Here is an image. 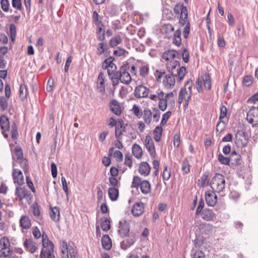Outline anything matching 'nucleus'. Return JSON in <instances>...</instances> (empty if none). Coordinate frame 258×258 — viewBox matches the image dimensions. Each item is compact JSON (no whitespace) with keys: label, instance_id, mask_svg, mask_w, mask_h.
Listing matches in <instances>:
<instances>
[{"label":"nucleus","instance_id":"1","mask_svg":"<svg viewBox=\"0 0 258 258\" xmlns=\"http://www.w3.org/2000/svg\"><path fill=\"white\" fill-rule=\"evenodd\" d=\"M166 69L169 75L177 76V81L179 82L183 79L186 73L185 67H180L179 61L177 60L168 62Z\"/></svg>","mask_w":258,"mask_h":258},{"label":"nucleus","instance_id":"2","mask_svg":"<svg viewBox=\"0 0 258 258\" xmlns=\"http://www.w3.org/2000/svg\"><path fill=\"white\" fill-rule=\"evenodd\" d=\"M42 245L43 248L42 249L40 254V258H55L54 254V244L48 240L46 234L43 233Z\"/></svg>","mask_w":258,"mask_h":258},{"label":"nucleus","instance_id":"3","mask_svg":"<svg viewBox=\"0 0 258 258\" xmlns=\"http://www.w3.org/2000/svg\"><path fill=\"white\" fill-rule=\"evenodd\" d=\"M111 80L112 85L115 86L119 84V81L123 84H128L132 79L129 73L126 71V66H122L119 71L116 72Z\"/></svg>","mask_w":258,"mask_h":258},{"label":"nucleus","instance_id":"4","mask_svg":"<svg viewBox=\"0 0 258 258\" xmlns=\"http://www.w3.org/2000/svg\"><path fill=\"white\" fill-rule=\"evenodd\" d=\"M210 185L214 192H220L222 191L225 187L224 176L221 174L216 173L212 178Z\"/></svg>","mask_w":258,"mask_h":258},{"label":"nucleus","instance_id":"5","mask_svg":"<svg viewBox=\"0 0 258 258\" xmlns=\"http://www.w3.org/2000/svg\"><path fill=\"white\" fill-rule=\"evenodd\" d=\"M163 75H164L163 80V85L167 88H172L175 85V79L177 80V76L169 75L168 73L166 74L164 71L161 72L158 70L155 73L157 81H159Z\"/></svg>","mask_w":258,"mask_h":258},{"label":"nucleus","instance_id":"6","mask_svg":"<svg viewBox=\"0 0 258 258\" xmlns=\"http://www.w3.org/2000/svg\"><path fill=\"white\" fill-rule=\"evenodd\" d=\"M15 158L17 160V162L20 166L24 169V172L28 169V161L24 158L22 150L19 146H16L14 149V154L13 155V160Z\"/></svg>","mask_w":258,"mask_h":258},{"label":"nucleus","instance_id":"7","mask_svg":"<svg viewBox=\"0 0 258 258\" xmlns=\"http://www.w3.org/2000/svg\"><path fill=\"white\" fill-rule=\"evenodd\" d=\"M192 81L188 80L184 84V87L182 88L179 92V95L184 99V101L190 100L191 95Z\"/></svg>","mask_w":258,"mask_h":258},{"label":"nucleus","instance_id":"8","mask_svg":"<svg viewBox=\"0 0 258 258\" xmlns=\"http://www.w3.org/2000/svg\"><path fill=\"white\" fill-rule=\"evenodd\" d=\"M144 146L149 153L150 157L153 159L155 158L157 154L155 151L154 143L150 136L147 135L146 136Z\"/></svg>","mask_w":258,"mask_h":258},{"label":"nucleus","instance_id":"9","mask_svg":"<svg viewBox=\"0 0 258 258\" xmlns=\"http://www.w3.org/2000/svg\"><path fill=\"white\" fill-rule=\"evenodd\" d=\"M150 92V90L147 87L140 85L137 86L134 90V95L137 98H147Z\"/></svg>","mask_w":258,"mask_h":258},{"label":"nucleus","instance_id":"10","mask_svg":"<svg viewBox=\"0 0 258 258\" xmlns=\"http://www.w3.org/2000/svg\"><path fill=\"white\" fill-rule=\"evenodd\" d=\"M247 120L248 122L254 125L258 123V107H251L247 113Z\"/></svg>","mask_w":258,"mask_h":258},{"label":"nucleus","instance_id":"11","mask_svg":"<svg viewBox=\"0 0 258 258\" xmlns=\"http://www.w3.org/2000/svg\"><path fill=\"white\" fill-rule=\"evenodd\" d=\"M244 132L242 131H237L235 136V143L239 148L245 147L247 144V141L244 136Z\"/></svg>","mask_w":258,"mask_h":258},{"label":"nucleus","instance_id":"12","mask_svg":"<svg viewBox=\"0 0 258 258\" xmlns=\"http://www.w3.org/2000/svg\"><path fill=\"white\" fill-rule=\"evenodd\" d=\"M16 164L14 161L13 162V170L12 176L15 183H17L19 185L21 186L24 183V176L22 171L17 168H15Z\"/></svg>","mask_w":258,"mask_h":258},{"label":"nucleus","instance_id":"13","mask_svg":"<svg viewBox=\"0 0 258 258\" xmlns=\"http://www.w3.org/2000/svg\"><path fill=\"white\" fill-rule=\"evenodd\" d=\"M130 232V225L125 220H121L119 223L118 233L121 237H124Z\"/></svg>","mask_w":258,"mask_h":258},{"label":"nucleus","instance_id":"14","mask_svg":"<svg viewBox=\"0 0 258 258\" xmlns=\"http://www.w3.org/2000/svg\"><path fill=\"white\" fill-rule=\"evenodd\" d=\"M213 191H208L205 194V200L207 204L209 206H214L217 203V197Z\"/></svg>","mask_w":258,"mask_h":258},{"label":"nucleus","instance_id":"15","mask_svg":"<svg viewBox=\"0 0 258 258\" xmlns=\"http://www.w3.org/2000/svg\"><path fill=\"white\" fill-rule=\"evenodd\" d=\"M200 215L202 219L206 221H212L216 215L213 210L209 208L204 209Z\"/></svg>","mask_w":258,"mask_h":258},{"label":"nucleus","instance_id":"16","mask_svg":"<svg viewBox=\"0 0 258 258\" xmlns=\"http://www.w3.org/2000/svg\"><path fill=\"white\" fill-rule=\"evenodd\" d=\"M144 206L142 202L135 203L132 209V213L134 216L139 217L144 212Z\"/></svg>","mask_w":258,"mask_h":258},{"label":"nucleus","instance_id":"17","mask_svg":"<svg viewBox=\"0 0 258 258\" xmlns=\"http://www.w3.org/2000/svg\"><path fill=\"white\" fill-rule=\"evenodd\" d=\"M15 194L19 198L20 201L25 198H27L30 195V192L20 185L16 188Z\"/></svg>","mask_w":258,"mask_h":258},{"label":"nucleus","instance_id":"18","mask_svg":"<svg viewBox=\"0 0 258 258\" xmlns=\"http://www.w3.org/2000/svg\"><path fill=\"white\" fill-rule=\"evenodd\" d=\"M36 243L31 239H26L24 242V246L29 252L34 253L37 248Z\"/></svg>","mask_w":258,"mask_h":258},{"label":"nucleus","instance_id":"19","mask_svg":"<svg viewBox=\"0 0 258 258\" xmlns=\"http://www.w3.org/2000/svg\"><path fill=\"white\" fill-rule=\"evenodd\" d=\"M151 167L149 164L146 162H142L139 166V173L145 176L149 174L150 172Z\"/></svg>","mask_w":258,"mask_h":258},{"label":"nucleus","instance_id":"20","mask_svg":"<svg viewBox=\"0 0 258 258\" xmlns=\"http://www.w3.org/2000/svg\"><path fill=\"white\" fill-rule=\"evenodd\" d=\"M136 240L135 236L134 235H131L128 238L121 242L120 247L122 249L125 250L133 245Z\"/></svg>","mask_w":258,"mask_h":258},{"label":"nucleus","instance_id":"21","mask_svg":"<svg viewBox=\"0 0 258 258\" xmlns=\"http://www.w3.org/2000/svg\"><path fill=\"white\" fill-rule=\"evenodd\" d=\"M176 57H180L179 53L174 50H168L167 51L164 52L162 54V58L166 60H168L170 59H173Z\"/></svg>","mask_w":258,"mask_h":258},{"label":"nucleus","instance_id":"22","mask_svg":"<svg viewBox=\"0 0 258 258\" xmlns=\"http://www.w3.org/2000/svg\"><path fill=\"white\" fill-rule=\"evenodd\" d=\"M97 89L100 92H105V77L102 72L99 74L97 82Z\"/></svg>","mask_w":258,"mask_h":258},{"label":"nucleus","instance_id":"23","mask_svg":"<svg viewBox=\"0 0 258 258\" xmlns=\"http://www.w3.org/2000/svg\"><path fill=\"white\" fill-rule=\"evenodd\" d=\"M50 216L52 220L58 221L60 217V211L58 207H50Z\"/></svg>","mask_w":258,"mask_h":258},{"label":"nucleus","instance_id":"24","mask_svg":"<svg viewBox=\"0 0 258 258\" xmlns=\"http://www.w3.org/2000/svg\"><path fill=\"white\" fill-rule=\"evenodd\" d=\"M20 225L25 229H28L31 226V220L28 216H22L20 220Z\"/></svg>","mask_w":258,"mask_h":258},{"label":"nucleus","instance_id":"25","mask_svg":"<svg viewBox=\"0 0 258 258\" xmlns=\"http://www.w3.org/2000/svg\"><path fill=\"white\" fill-rule=\"evenodd\" d=\"M110 109L112 112L116 115H119L121 114V109L118 102L115 100H112L110 103Z\"/></svg>","mask_w":258,"mask_h":258},{"label":"nucleus","instance_id":"26","mask_svg":"<svg viewBox=\"0 0 258 258\" xmlns=\"http://www.w3.org/2000/svg\"><path fill=\"white\" fill-rule=\"evenodd\" d=\"M101 243L103 248L106 250H109L112 247L111 240L108 235L103 236Z\"/></svg>","mask_w":258,"mask_h":258},{"label":"nucleus","instance_id":"27","mask_svg":"<svg viewBox=\"0 0 258 258\" xmlns=\"http://www.w3.org/2000/svg\"><path fill=\"white\" fill-rule=\"evenodd\" d=\"M0 125L1 129L4 131H7L10 128V122L7 116L4 115L0 118Z\"/></svg>","mask_w":258,"mask_h":258},{"label":"nucleus","instance_id":"28","mask_svg":"<svg viewBox=\"0 0 258 258\" xmlns=\"http://www.w3.org/2000/svg\"><path fill=\"white\" fill-rule=\"evenodd\" d=\"M143 119L145 123L149 125L152 121V112L149 108L145 109L143 112Z\"/></svg>","mask_w":258,"mask_h":258},{"label":"nucleus","instance_id":"29","mask_svg":"<svg viewBox=\"0 0 258 258\" xmlns=\"http://www.w3.org/2000/svg\"><path fill=\"white\" fill-rule=\"evenodd\" d=\"M241 156L240 154H238L235 151L231 152L230 155V161L232 162V164L237 165L239 163L241 160Z\"/></svg>","mask_w":258,"mask_h":258},{"label":"nucleus","instance_id":"30","mask_svg":"<svg viewBox=\"0 0 258 258\" xmlns=\"http://www.w3.org/2000/svg\"><path fill=\"white\" fill-rule=\"evenodd\" d=\"M108 195L110 199L112 201H116L118 197V189L115 187H110L108 189Z\"/></svg>","mask_w":258,"mask_h":258},{"label":"nucleus","instance_id":"31","mask_svg":"<svg viewBox=\"0 0 258 258\" xmlns=\"http://www.w3.org/2000/svg\"><path fill=\"white\" fill-rule=\"evenodd\" d=\"M132 153L134 156L137 159H140L142 156V149L138 144H134L132 146Z\"/></svg>","mask_w":258,"mask_h":258},{"label":"nucleus","instance_id":"32","mask_svg":"<svg viewBox=\"0 0 258 258\" xmlns=\"http://www.w3.org/2000/svg\"><path fill=\"white\" fill-rule=\"evenodd\" d=\"M140 189L142 193L147 194L151 191V185L147 180H143L140 184Z\"/></svg>","mask_w":258,"mask_h":258},{"label":"nucleus","instance_id":"33","mask_svg":"<svg viewBox=\"0 0 258 258\" xmlns=\"http://www.w3.org/2000/svg\"><path fill=\"white\" fill-rule=\"evenodd\" d=\"M101 227L103 231H108L110 228V221L107 218H102L100 220Z\"/></svg>","mask_w":258,"mask_h":258},{"label":"nucleus","instance_id":"34","mask_svg":"<svg viewBox=\"0 0 258 258\" xmlns=\"http://www.w3.org/2000/svg\"><path fill=\"white\" fill-rule=\"evenodd\" d=\"M122 42L121 37L117 35L112 37L109 41V45L111 47H114Z\"/></svg>","mask_w":258,"mask_h":258},{"label":"nucleus","instance_id":"35","mask_svg":"<svg viewBox=\"0 0 258 258\" xmlns=\"http://www.w3.org/2000/svg\"><path fill=\"white\" fill-rule=\"evenodd\" d=\"M214 226L209 223H204L200 225V228L207 234L211 233L213 230Z\"/></svg>","mask_w":258,"mask_h":258},{"label":"nucleus","instance_id":"36","mask_svg":"<svg viewBox=\"0 0 258 258\" xmlns=\"http://www.w3.org/2000/svg\"><path fill=\"white\" fill-rule=\"evenodd\" d=\"M117 67L113 61H111L110 63V66H109L108 69H107V73L108 76L110 80H111L114 75H115Z\"/></svg>","mask_w":258,"mask_h":258},{"label":"nucleus","instance_id":"37","mask_svg":"<svg viewBox=\"0 0 258 258\" xmlns=\"http://www.w3.org/2000/svg\"><path fill=\"white\" fill-rule=\"evenodd\" d=\"M163 129L162 126H157L155 127L153 134L154 139L156 142H159L161 140Z\"/></svg>","mask_w":258,"mask_h":258},{"label":"nucleus","instance_id":"38","mask_svg":"<svg viewBox=\"0 0 258 258\" xmlns=\"http://www.w3.org/2000/svg\"><path fill=\"white\" fill-rule=\"evenodd\" d=\"M28 94L27 88L25 85L21 84L20 87L19 96L22 100H24L27 98Z\"/></svg>","mask_w":258,"mask_h":258},{"label":"nucleus","instance_id":"39","mask_svg":"<svg viewBox=\"0 0 258 258\" xmlns=\"http://www.w3.org/2000/svg\"><path fill=\"white\" fill-rule=\"evenodd\" d=\"M107 44L105 42H100L97 46V54L98 55L102 54L106 50Z\"/></svg>","mask_w":258,"mask_h":258},{"label":"nucleus","instance_id":"40","mask_svg":"<svg viewBox=\"0 0 258 258\" xmlns=\"http://www.w3.org/2000/svg\"><path fill=\"white\" fill-rule=\"evenodd\" d=\"M123 122L121 119L118 121L117 124L115 126V135L116 138H119L122 135L121 129L123 127Z\"/></svg>","mask_w":258,"mask_h":258},{"label":"nucleus","instance_id":"41","mask_svg":"<svg viewBox=\"0 0 258 258\" xmlns=\"http://www.w3.org/2000/svg\"><path fill=\"white\" fill-rule=\"evenodd\" d=\"M10 242L8 238L3 237L0 239V247L2 249H10Z\"/></svg>","mask_w":258,"mask_h":258},{"label":"nucleus","instance_id":"42","mask_svg":"<svg viewBox=\"0 0 258 258\" xmlns=\"http://www.w3.org/2000/svg\"><path fill=\"white\" fill-rule=\"evenodd\" d=\"M204 87L207 90H210L211 88V80L209 74H206L203 79Z\"/></svg>","mask_w":258,"mask_h":258},{"label":"nucleus","instance_id":"43","mask_svg":"<svg viewBox=\"0 0 258 258\" xmlns=\"http://www.w3.org/2000/svg\"><path fill=\"white\" fill-rule=\"evenodd\" d=\"M187 9H184L182 12H181L179 18V23L181 26H183L187 24Z\"/></svg>","mask_w":258,"mask_h":258},{"label":"nucleus","instance_id":"44","mask_svg":"<svg viewBox=\"0 0 258 258\" xmlns=\"http://www.w3.org/2000/svg\"><path fill=\"white\" fill-rule=\"evenodd\" d=\"M132 111L138 118H140L142 116L143 111L137 105L134 104L133 105Z\"/></svg>","mask_w":258,"mask_h":258},{"label":"nucleus","instance_id":"45","mask_svg":"<svg viewBox=\"0 0 258 258\" xmlns=\"http://www.w3.org/2000/svg\"><path fill=\"white\" fill-rule=\"evenodd\" d=\"M167 100L165 97L159 100V108L162 111H165L167 108Z\"/></svg>","mask_w":258,"mask_h":258},{"label":"nucleus","instance_id":"46","mask_svg":"<svg viewBox=\"0 0 258 258\" xmlns=\"http://www.w3.org/2000/svg\"><path fill=\"white\" fill-rule=\"evenodd\" d=\"M218 160L219 162L223 165H229L230 161V156L229 157H224L221 153L218 155Z\"/></svg>","mask_w":258,"mask_h":258},{"label":"nucleus","instance_id":"47","mask_svg":"<svg viewBox=\"0 0 258 258\" xmlns=\"http://www.w3.org/2000/svg\"><path fill=\"white\" fill-rule=\"evenodd\" d=\"M171 111H168L163 115L162 118L160 122L161 126H164L166 123L167 120L171 116Z\"/></svg>","mask_w":258,"mask_h":258},{"label":"nucleus","instance_id":"48","mask_svg":"<svg viewBox=\"0 0 258 258\" xmlns=\"http://www.w3.org/2000/svg\"><path fill=\"white\" fill-rule=\"evenodd\" d=\"M189 164L187 159L183 160L182 164V171L184 174H187L189 172Z\"/></svg>","mask_w":258,"mask_h":258},{"label":"nucleus","instance_id":"49","mask_svg":"<svg viewBox=\"0 0 258 258\" xmlns=\"http://www.w3.org/2000/svg\"><path fill=\"white\" fill-rule=\"evenodd\" d=\"M114 58L112 56H110L106 58L102 63V68L104 70L108 69L109 66H110L111 61H113Z\"/></svg>","mask_w":258,"mask_h":258},{"label":"nucleus","instance_id":"50","mask_svg":"<svg viewBox=\"0 0 258 258\" xmlns=\"http://www.w3.org/2000/svg\"><path fill=\"white\" fill-rule=\"evenodd\" d=\"M10 34L12 40L14 41L16 36V28L14 24H11L10 25Z\"/></svg>","mask_w":258,"mask_h":258},{"label":"nucleus","instance_id":"51","mask_svg":"<svg viewBox=\"0 0 258 258\" xmlns=\"http://www.w3.org/2000/svg\"><path fill=\"white\" fill-rule=\"evenodd\" d=\"M208 177V174L206 173L202 175V176L200 177V179L198 181V186H200L201 187H204L207 180Z\"/></svg>","mask_w":258,"mask_h":258},{"label":"nucleus","instance_id":"52","mask_svg":"<svg viewBox=\"0 0 258 258\" xmlns=\"http://www.w3.org/2000/svg\"><path fill=\"white\" fill-rule=\"evenodd\" d=\"M149 72V68L147 66H144L140 68V74L142 77L145 78L148 75Z\"/></svg>","mask_w":258,"mask_h":258},{"label":"nucleus","instance_id":"53","mask_svg":"<svg viewBox=\"0 0 258 258\" xmlns=\"http://www.w3.org/2000/svg\"><path fill=\"white\" fill-rule=\"evenodd\" d=\"M12 4L13 7L17 10L20 11L22 10L21 0H12Z\"/></svg>","mask_w":258,"mask_h":258},{"label":"nucleus","instance_id":"54","mask_svg":"<svg viewBox=\"0 0 258 258\" xmlns=\"http://www.w3.org/2000/svg\"><path fill=\"white\" fill-rule=\"evenodd\" d=\"M171 176V171L170 169H168L167 166L164 167L163 172V178L165 180H168Z\"/></svg>","mask_w":258,"mask_h":258},{"label":"nucleus","instance_id":"55","mask_svg":"<svg viewBox=\"0 0 258 258\" xmlns=\"http://www.w3.org/2000/svg\"><path fill=\"white\" fill-rule=\"evenodd\" d=\"M253 82V78L251 76H245L243 80L242 84L243 85L249 87L250 86Z\"/></svg>","mask_w":258,"mask_h":258},{"label":"nucleus","instance_id":"56","mask_svg":"<svg viewBox=\"0 0 258 258\" xmlns=\"http://www.w3.org/2000/svg\"><path fill=\"white\" fill-rule=\"evenodd\" d=\"M63 249L61 250V257L62 258H69L68 250L67 248V243L66 242H62Z\"/></svg>","mask_w":258,"mask_h":258},{"label":"nucleus","instance_id":"57","mask_svg":"<svg viewBox=\"0 0 258 258\" xmlns=\"http://www.w3.org/2000/svg\"><path fill=\"white\" fill-rule=\"evenodd\" d=\"M8 107V101L4 97H0V108L2 111L5 110Z\"/></svg>","mask_w":258,"mask_h":258},{"label":"nucleus","instance_id":"58","mask_svg":"<svg viewBox=\"0 0 258 258\" xmlns=\"http://www.w3.org/2000/svg\"><path fill=\"white\" fill-rule=\"evenodd\" d=\"M142 181H141V178L138 176H134L132 182V186L135 188H138L139 186H140V184H141Z\"/></svg>","mask_w":258,"mask_h":258},{"label":"nucleus","instance_id":"59","mask_svg":"<svg viewBox=\"0 0 258 258\" xmlns=\"http://www.w3.org/2000/svg\"><path fill=\"white\" fill-rule=\"evenodd\" d=\"M1 5L2 10L7 12L9 10L10 4L8 0H1Z\"/></svg>","mask_w":258,"mask_h":258},{"label":"nucleus","instance_id":"60","mask_svg":"<svg viewBox=\"0 0 258 258\" xmlns=\"http://www.w3.org/2000/svg\"><path fill=\"white\" fill-rule=\"evenodd\" d=\"M184 9H187L186 7L184 6L183 5H180L179 4H176L174 8V12L176 14H181V12L183 11Z\"/></svg>","mask_w":258,"mask_h":258},{"label":"nucleus","instance_id":"61","mask_svg":"<svg viewBox=\"0 0 258 258\" xmlns=\"http://www.w3.org/2000/svg\"><path fill=\"white\" fill-rule=\"evenodd\" d=\"M132 158L130 154H125L124 158V164L126 166H127L129 168H131L132 167Z\"/></svg>","mask_w":258,"mask_h":258},{"label":"nucleus","instance_id":"62","mask_svg":"<svg viewBox=\"0 0 258 258\" xmlns=\"http://www.w3.org/2000/svg\"><path fill=\"white\" fill-rule=\"evenodd\" d=\"M61 181L62 183L63 190L66 193L67 197H68L69 196V188L66 178L63 176H62L61 178Z\"/></svg>","mask_w":258,"mask_h":258},{"label":"nucleus","instance_id":"63","mask_svg":"<svg viewBox=\"0 0 258 258\" xmlns=\"http://www.w3.org/2000/svg\"><path fill=\"white\" fill-rule=\"evenodd\" d=\"M225 127V122L220 120L216 126V132L219 133H222Z\"/></svg>","mask_w":258,"mask_h":258},{"label":"nucleus","instance_id":"64","mask_svg":"<svg viewBox=\"0 0 258 258\" xmlns=\"http://www.w3.org/2000/svg\"><path fill=\"white\" fill-rule=\"evenodd\" d=\"M192 258H205V253L201 250L196 251L192 256Z\"/></svg>","mask_w":258,"mask_h":258}]
</instances>
